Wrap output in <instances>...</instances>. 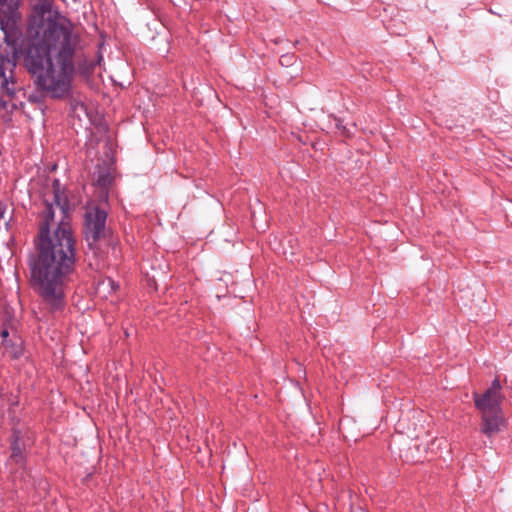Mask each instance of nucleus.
<instances>
[{
  "mask_svg": "<svg viewBox=\"0 0 512 512\" xmlns=\"http://www.w3.org/2000/svg\"><path fill=\"white\" fill-rule=\"evenodd\" d=\"M119 285L112 280L111 278H105L101 280L96 287L98 294H106L115 292L118 289Z\"/></svg>",
  "mask_w": 512,
  "mask_h": 512,
  "instance_id": "nucleus-8",
  "label": "nucleus"
},
{
  "mask_svg": "<svg viewBox=\"0 0 512 512\" xmlns=\"http://www.w3.org/2000/svg\"><path fill=\"white\" fill-rule=\"evenodd\" d=\"M473 398L475 407L481 415L480 431L485 436L492 438L507 427V420L501 407L505 396L498 378L492 381L482 395L475 392Z\"/></svg>",
  "mask_w": 512,
  "mask_h": 512,
  "instance_id": "nucleus-3",
  "label": "nucleus"
},
{
  "mask_svg": "<svg viewBox=\"0 0 512 512\" xmlns=\"http://www.w3.org/2000/svg\"><path fill=\"white\" fill-rule=\"evenodd\" d=\"M78 42L74 24L51 0H39L34 5L28 19L24 61L37 86L53 98L70 90Z\"/></svg>",
  "mask_w": 512,
  "mask_h": 512,
  "instance_id": "nucleus-1",
  "label": "nucleus"
},
{
  "mask_svg": "<svg viewBox=\"0 0 512 512\" xmlns=\"http://www.w3.org/2000/svg\"><path fill=\"white\" fill-rule=\"evenodd\" d=\"M2 336H3V337H7V336H8V331L4 330V331L2 332Z\"/></svg>",
  "mask_w": 512,
  "mask_h": 512,
  "instance_id": "nucleus-12",
  "label": "nucleus"
},
{
  "mask_svg": "<svg viewBox=\"0 0 512 512\" xmlns=\"http://www.w3.org/2000/svg\"><path fill=\"white\" fill-rule=\"evenodd\" d=\"M24 461H25V457L23 454V450L18 445V438H16L12 444V453L9 458V464L10 465L16 464L19 467H22L24 465Z\"/></svg>",
  "mask_w": 512,
  "mask_h": 512,
  "instance_id": "nucleus-7",
  "label": "nucleus"
},
{
  "mask_svg": "<svg viewBox=\"0 0 512 512\" xmlns=\"http://www.w3.org/2000/svg\"><path fill=\"white\" fill-rule=\"evenodd\" d=\"M53 202H46L38 232L37 257L31 262V276L44 301L53 309L61 307L64 286L75 266V239L68 222L66 199L59 180L53 181Z\"/></svg>",
  "mask_w": 512,
  "mask_h": 512,
  "instance_id": "nucleus-2",
  "label": "nucleus"
},
{
  "mask_svg": "<svg viewBox=\"0 0 512 512\" xmlns=\"http://www.w3.org/2000/svg\"><path fill=\"white\" fill-rule=\"evenodd\" d=\"M20 18L17 1L0 0V27L7 45L12 46V56L14 57H17L20 52L16 46L20 34L18 27Z\"/></svg>",
  "mask_w": 512,
  "mask_h": 512,
  "instance_id": "nucleus-4",
  "label": "nucleus"
},
{
  "mask_svg": "<svg viewBox=\"0 0 512 512\" xmlns=\"http://www.w3.org/2000/svg\"><path fill=\"white\" fill-rule=\"evenodd\" d=\"M107 213L99 208L88 210L85 214V238L88 246L95 248L97 242L106 236Z\"/></svg>",
  "mask_w": 512,
  "mask_h": 512,
  "instance_id": "nucleus-5",
  "label": "nucleus"
},
{
  "mask_svg": "<svg viewBox=\"0 0 512 512\" xmlns=\"http://www.w3.org/2000/svg\"><path fill=\"white\" fill-rule=\"evenodd\" d=\"M336 126H337L338 129H342L343 133H345V134H350L351 133V131L349 129H347L346 127H344L342 125L340 120H337Z\"/></svg>",
  "mask_w": 512,
  "mask_h": 512,
  "instance_id": "nucleus-11",
  "label": "nucleus"
},
{
  "mask_svg": "<svg viewBox=\"0 0 512 512\" xmlns=\"http://www.w3.org/2000/svg\"><path fill=\"white\" fill-rule=\"evenodd\" d=\"M4 218V211L0 210V219Z\"/></svg>",
  "mask_w": 512,
  "mask_h": 512,
  "instance_id": "nucleus-13",
  "label": "nucleus"
},
{
  "mask_svg": "<svg viewBox=\"0 0 512 512\" xmlns=\"http://www.w3.org/2000/svg\"><path fill=\"white\" fill-rule=\"evenodd\" d=\"M294 56L290 54H285L280 57V63L283 66H289L291 62L293 61Z\"/></svg>",
  "mask_w": 512,
  "mask_h": 512,
  "instance_id": "nucleus-10",
  "label": "nucleus"
},
{
  "mask_svg": "<svg viewBox=\"0 0 512 512\" xmlns=\"http://www.w3.org/2000/svg\"><path fill=\"white\" fill-rule=\"evenodd\" d=\"M16 67V57H9L8 53H0V109L6 108L7 102L3 99L13 97L16 92L14 81V68Z\"/></svg>",
  "mask_w": 512,
  "mask_h": 512,
  "instance_id": "nucleus-6",
  "label": "nucleus"
},
{
  "mask_svg": "<svg viewBox=\"0 0 512 512\" xmlns=\"http://www.w3.org/2000/svg\"><path fill=\"white\" fill-rule=\"evenodd\" d=\"M111 177L107 174H100L96 180V184L100 187H106L110 184Z\"/></svg>",
  "mask_w": 512,
  "mask_h": 512,
  "instance_id": "nucleus-9",
  "label": "nucleus"
}]
</instances>
